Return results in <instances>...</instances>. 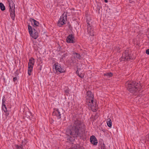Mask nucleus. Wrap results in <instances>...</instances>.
I'll use <instances>...</instances> for the list:
<instances>
[{"instance_id":"nucleus-14","label":"nucleus","mask_w":149,"mask_h":149,"mask_svg":"<svg viewBox=\"0 0 149 149\" xmlns=\"http://www.w3.org/2000/svg\"><path fill=\"white\" fill-rule=\"evenodd\" d=\"M33 65L28 63V74L29 76L31 75V73L33 70Z\"/></svg>"},{"instance_id":"nucleus-34","label":"nucleus","mask_w":149,"mask_h":149,"mask_svg":"<svg viewBox=\"0 0 149 149\" xmlns=\"http://www.w3.org/2000/svg\"><path fill=\"white\" fill-rule=\"evenodd\" d=\"M64 58V57H62V56L61 58V59H63V58Z\"/></svg>"},{"instance_id":"nucleus-31","label":"nucleus","mask_w":149,"mask_h":149,"mask_svg":"<svg viewBox=\"0 0 149 149\" xmlns=\"http://www.w3.org/2000/svg\"><path fill=\"white\" fill-rule=\"evenodd\" d=\"M28 113H29V114L28 115V116H31V113L30 112H29Z\"/></svg>"},{"instance_id":"nucleus-33","label":"nucleus","mask_w":149,"mask_h":149,"mask_svg":"<svg viewBox=\"0 0 149 149\" xmlns=\"http://www.w3.org/2000/svg\"><path fill=\"white\" fill-rule=\"evenodd\" d=\"M104 1L105 3H107L108 2L107 0H104Z\"/></svg>"},{"instance_id":"nucleus-2","label":"nucleus","mask_w":149,"mask_h":149,"mask_svg":"<svg viewBox=\"0 0 149 149\" xmlns=\"http://www.w3.org/2000/svg\"><path fill=\"white\" fill-rule=\"evenodd\" d=\"M125 86L127 90L133 94L139 92L141 88L140 84L134 81H127L125 83Z\"/></svg>"},{"instance_id":"nucleus-38","label":"nucleus","mask_w":149,"mask_h":149,"mask_svg":"<svg viewBox=\"0 0 149 149\" xmlns=\"http://www.w3.org/2000/svg\"><path fill=\"white\" fill-rule=\"evenodd\" d=\"M57 112H59V111H58V110H57Z\"/></svg>"},{"instance_id":"nucleus-17","label":"nucleus","mask_w":149,"mask_h":149,"mask_svg":"<svg viewBox=\"0 0 149 149\" xmlns=\"http://www.w3.org/2000/svg\"><path fill=\"white\" fill-rule=\"evenodd\" d=\"M53 115H55L57 116L58 119H59L61 118V114L60 112H52Z\"/></svg>"},{"instance_id":"nucleus-32","label":"nucleus","mask_w":149,"mask_h":149,"mask_svg":"<svg viewBox=\"0 0 149 149\" xmlns=\"http://www.w3.org/2000/svg\"><path fill=\"white\" fill-rule=\"evenodd\" d=\"M76 73L77 74H79V72H78V69L77 70V71H76Z\"/></svg>"},{"instance_id":"nucleus-10","label":"nucleus","mask_w":149,"mask_h":149,"mask_svg":"<svg viewBox=\"0 0 149 149\" xmlns=\"http://www.w3.org/2000/svg\"><path fill=\"white\" fill-rule=\"evenodd\" d=\"M91 143L94 145H97L98 142L97 139L94 135H92L90 137V139Z\"/></svg>"},{"instance_id":"nucleus-28","label":"nucleus","mask_w":149,"mask_h":149,"mask_svg":"<svg viewBox=\"0 0 149 149\" xmlns=\"http://www.w3.org/2000/svg\"><path fill=\"white\" fill-rule=\"evenodd\" d=\"M146 53L147 54H149V49H148L146 51Z\"/></svg>"},{"instance_id":"nucleus-7","label":"nucleus","mask_w":149,"mask_h":149,"mask_svg":"<svg viewBox=\"0 0 149 149\" xmlns=\"http://www.w3.org/2000/svg\"><path fill=\"white\" fill-rule=\"evenodd\" d=\"M130 59V56L128 54V50H125L123 53L122 56L120 58V61L125 60L129 61Z\"/></svg>"},{"instance_id":"nucleus-15","label":"nucleus","mask_w":149,"mask_h":149,"mask_svg":"<svg viewBox=\"0 0 149 149\" xmlns=\"http://www.w3.org/2000/svg\"><path fill=\"white\" fill-rule=\"evenodd\" d=\"M73 55L75 59H78L80 60L81 58V56L80 54L74 52L73 53Z\"/></svg>"},{"instance_id":"nucleus-22","label":"nucleus","mask_w":149,"mask_h":149,"mask_svg":"<svg viewBox=\"0 0 149 149\" xmlns=\"http://www.w3.org/2000/svg\"><path fill=\"white\" fill-rule=\"evenodd\" d=\"M104 75L109 77H110L112 76V74L111 72H108L104 74Z\"/></svg>"},{"instance_id":"nucleus-6","label":"nucleus","mask_w":149,"mask_h":149,"mask_svg":"<svg viewBox=\"0 0 149 149\" xmlns=\"http://www.w3.org/2000/svg\"><path fill=\"white\" fill-rule=\"evenodd\" d=\"M67 13L64 12L61 16L57 23V25L59 27H61L65 24L67 20Z\"/></svg>"},{"instance_id":"nucleus-19","label":"nucleus","mask_w":149,"mask_h":149,"mask_svg":"<svg viewBox=\"0 0 149 149\" xmlns=\"http://www.w3.org/2000/svg\"><path fill=\"white\" fill-rule=\"evenodd\" d=\"M0 8L1 10L2 11H4L6 9L5 6L2 3H0Z\"/></svg>"},{"instance_id":"nucleus-8","label":"nucleus","mask_w":149,"mask_h":149,"mask_svg":"<svg viewBox=\"0 0 149 149\" xmlns=\"http://www.w3.org/2000/svg\"><path fill=\"white\" fill-rule=\"evenodd\" d=\"M75 37L74 35H69L66 38V42L68 43H75Z\"/></svg>"},{"instance_id":"nucleus-26","label":"nucleus","mask_w":149,"mask_h":149,"mask_svg":"<svg viewBox=\"0 0 149 149\" xmlns=\"http://www.w3.org/2000/svg\"><path fill=\"white\" fill-rule=\"evenodd\" d=\"M62 56V57H64V58L65 57L68 56L67 54L65 53V54H63Z\"/></svg>"},{"instance_id":"nucleus-9","label":"nucleus","mask_w":149,"mask_h":149,"mask_svg":"<svg viewBox=\"0 0 149 149\" xmlns=\"http://www.w3.org/2000/svg\"><path fill=\"white\" fill-rule=\"evenodd\" d=\"M54 66H55V69L57 72H59L60 73H63L65 72L64 70L61 66L58 63H55Z\"/></svg>"},{"instance_id":"nucleus-21","label":"nucleus","mask_w":149,"mask_h":149,"mask_svg":"<svg viewBox=\"0 0 149 149\" xmlns=\"http://www.w3.org/2000/svg\"><path fill=\"white\" fill-rule=\"evenodd\" d=\"M9 115L8 112H3L2 116L3 117L6 118L7 116Z\"/></svg>"},{"instance_id":"nucleus-29","label":"nucleus","mask_w":149,"mask_h":149,"mask_svg":"<svg viewBox=\"0 0 149 149\" xmlns=\"http://www.w3.org/2000/svg\"><path fill=\"white\" fill-rule=\"evenodd\" d=\"M13 81L14 82H15L17 79V78L16 77H14L13 78Z\"/></svg>"},{"instance_id":"nucleus-1","label":"nucleus","mask_w":149,"mask_h":149,"mask_svg":"<svg viewBox=\"0 0 149 149\" xmlns=\"http://www.w3.org/2000/svg\"><path fill=\"white\" fill-rule=\"evenodd\" d=\"M73 120L74 124L72 129L66 130V134L70 136L67 137V140L71 142L77 137L82 136L86 130L84 124L80 120L77 118H74Z\"/></svg>"},{"instance_id":"nucleus-18","label":"nucleus","mask_w":149,"mask_h":149,"mask_svg":"<svg viewBox=\"0 0 149 149\" xmlns=\"http://www.w3.org/2000/svg\"><path fill=\"white\" fill-rule=\"evenodd\" d=\"M107 126L109 127H111L112 126V122L110 118H108L107 120Z\"/></svg>"},{"instance_id":"nucleus-35","label":"nucleus","mask_w":149,"mask_h":149,"mask_svg":"<svg viewBox=\"0 0 149 149\" xmlns=\"http://www.w3.org/2000/svg\"><path fill=\"white\" fill-rule=\"evenodd\" d=\"M17 71H16L15 72V73H16V74H17Z\"/></svg>"},{"instance_id":"nucleus-24","label":"nucleus","mask_w":149,"mask_h":149,"mask_svg":"<svg viewBox=\"0 0 149 149\" xmlns=\"http://www.w3.org/2000/svg\"><path fill=\"white\" fill-rule=\"evenodd\" d=\"M78 75L79 77L81 78H83L84 77V75L83 74H78Z\"/></svg>"},{"instance_id":"nucleus-37","label":"nucleus","mask_w":149,"mask_h":149,"mask_svg":"<svg viewBox=\"0 0 149 149\" xmlns=\"http://www.w3.org/2000/svg\"><path fill=\"white\" fill-rule=\"evenodd\" d=\"M21 149V148H19V149Z\"/></svg>"},{"instance_id":"nucleus-20","label":"nucleus","mask_w":149,"mask_h":149,"mask_svg":"<svg viewBox=\"0 0 149 149\" xmlns=\"http://www.w3.org/2000/svg\"><path fill=\"white\" fill-rule=\"evenodd\" d=\"M34 59L33 58H31L29 60V62L28 63L32 65H34Z\"/></svg>"},{"instance_id":"nucleus-12","label":"nucleus","mask_w":149,"mask_h":149,"mask_svg":"<svg viewBox=\"0 0 149 149\" xmlns=\"http://www.w3.org/2000/svg\"><path fill=\"white\" fill-rule=\"evenodd\" d=\"M29 21L31 22L32 25L33 27H37L39 26V23L38 22L34 19L30 18Z\"/></svg>"},{"instance_id":"nucleus-5","label":"nucleus","mask_w":149,"mask_h":149,"mask_svg":"<svg viewBox=\"0 0 149 149\" xmlns=\"http://www.w3.org/2000/svg\"><path fill=\"white\" fill-rule=\"evenodd\" d=\"M29 33L30 36L34 39H37L38 37V34L36 28L32 29V27L29 24L28 26Z\"/></svg>"},{"instance_id":"nucleus-25","label":"nucleus","mask_w":149,"mask_h":149,"mask_svg":"<svg viewBox=\"0 0 149 149\" xmlns=\"http://www.w3.org/2000/svg\"><path fill=\"white\" fill-rule=\"evenodd\" d=\"M69 93V91L68 89H66L65 91V93L66 95H68Z\"/></svg>"},{"instance_id":"nucleus-16","label":"nucleus","mask_w":149,"mask_h":149,"mask_svg":"<svg viewBox=\"0 0 149 149\" xmlns=\"http://www.w3.org/2000/svg\"><path fill=\"white\" fill-rule=\"evenodd\" d=\"M70 149H82V147L79 144L74 145V147Z\"/></svg>"},{"instance_id":"nucleus-11","label":"nucleus","mask_w":149,"mask_h":149,"mask_svg":"<svg viewBox=\"0 0 149 149\" xmlns=\"http://www.w3.org/2000/svg\"><path fill=\"white\" fill-rule=\"evenodd\" d=\"M6 101V100L5 99V95H4L3 97V99L2 100V109L4 111V112H7V111L6 105L5 104L6 103L5 102Z\"/></svg>"},{"instance_id":"nucleus-3","label":"nucleus","mask_w":149,"mask_h":149,"mask_svg":"<svg viewBox=\"0 0 149 149\" xmlns=\"http://www.w3.org/2000/svg\"><path fill=\"white\" fill-rule=\"evenodd\" d=\"M86 102L88 106L89 109L91 110L93 112H96V110L95 102L93 100V96L92 92L90 91H88L86 93Z\"/></svg>"},{"instance_id":"nucleus-36","label":"nucleus","mask_w":149,"mask_h":149,"mask_svg":"<svg viewBox=\"0 0 149 149\" xmlns=\"http://www.w3.org/2000/svg\"><path fill=\"white\" fill-rule=\"evenodd\" d=\"M148 138H149V134H148Z\"/></svg>"},{"instance_id":"nucleus-27","label":"nucleus","mask_w":149,"mask_h":149,"mask_svg":"<svg viewBox=\"0 0 149 149\" xmlns=\"http://www.w3.org/2000/svg\"><path fill=\"white\" fill-rule=\"evenodd\" d=\"M101 149H105L104 145V143H103V145L101 146Z\"/></svg>"},{"instance_id":"nucleus-13","label":"nucleus","mask_w":149,"mask_h":149,"mask_svg":"<svg viewBox=\"0 0 149 149\" xmlns=\"http://www.w3.org/2000/svg\"><path fill=\"white\" fill-rule=\"evenodd\" d=\"M88 24V28L87 30L88 32L89 33L90 35L91 36H94L95 35L94 33L93 32V30H91V28H92L90 25L89 23H87Z\"/></svg>"},{"instance_id":"nucleus-30","label":"nucleus","mask_w":149,"mask_h":149,"mask_svg":"<svg viewBox=\"0 0 149 149\" xmlns=\"http://www.w3.org/2000/svg\"><path fill=\"white\" fill-rule=\"evenodd\" d=\"M98 115H97V113L96 112L95 114V118H97V116Z\"/></svg>"},{"instance_id":"nucleus-23","label":"nucleus","mask_w":149,"mask_h":149,"mask_svg":"<svg viewBox=\"0 0 149 149\" xmlns=\"http://www.w3.org/2000/svg\"><path fill=\"white\" fill-rule=\"evenodd\" d=\"M15 147L16 149H19V148L23 149V145H21L20 146H19L17 145H15Z\"/></svg>"},{"instance_id":"nucleus-4","label":"nucleus","mask_w":149,"mask_h":149,"mask_svg":"<svg viewBox=\"0 0 149 149\" xmlns=\"http://www.w3.org/2000/svg\"><path fill=\"white\" fill-rule=\"evenodd\" d=\"M10 7L9 10L12 19L14 20L15 18V5L12 0H8Z\"/></svg>"}]
</instances>
